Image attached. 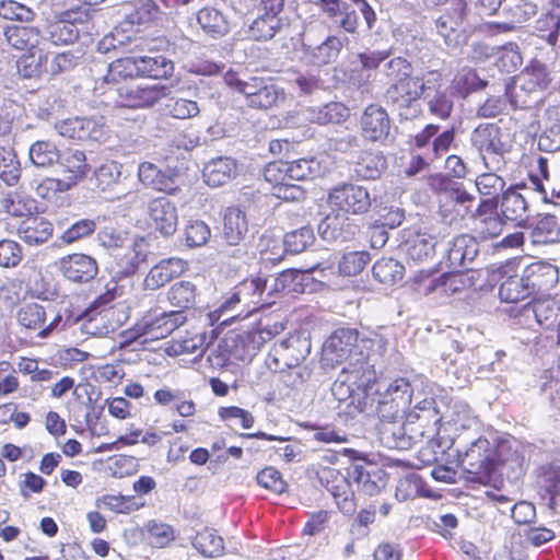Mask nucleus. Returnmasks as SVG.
I'll return each instance as SVG.
<instances>
[{"instance_id":"obj_1","label":"nucleus","mask_w":560,"mask_h":560,"mask_svg":"<svg viewBox=\"0 0 560 560\" xmlns=\"http://www.w3.org/2000/svg\"><path fill=\"white\" fill-rule=\"evenodd\" d=\"M327 202L331 212L318 224V233L328 242H347L359 232L358 225L350 220L349 214L366 213L371 208L372 199L365 187L341 183L329 190Z\"/></svg>"},{"instance_id":"obj_2","label":"nucleus","mask_w":560,"mask_h":560,"mask_svg":"<svg viewBox=\"0 0 560 560\" xmlns=\"http://www.w3.org/2000/svg\"><path fill=\"white\" fill-rule=\"evenodd\" d=\"M374 386L375 371L372 365L343 366L331 386V392L337 400H349V405L360 412H371L375 400L372 397Z\"/></svg>"},{"instance_id":"obj_3","label":"nucleus","mask_w":560,"mask_h":560,"mask_svg":"<svg viewBox=\"0 0 560 560\" xmlns=\"http://www.w3.org/2000/svg\"><path fill=\"white\" fill-rule=\"evenodd\" d=\"M366 354L359 345V334L353 328H340L332 332L323 347V361L326 365L346 363L345 366L369 364Z\"/></svg>"},{"instance_id":"obj_4","label":"nucleus","mask_w":560,"mask_h":560,"mask_svg":"<svg viewBox=\"0 0 560 560\" xmlns=\"http://www.w3.org/2000/svg\"><path fill=\"white\" fill-rule=\"evenodd\" d=\"M470 141L486 168L494 172L502 168L505 144L502 141V130L497 124H480L472 130Z\"/></svg>"},{"instance_id":"obj_5","label":"nucleus","mask_w":560,"mask_h":560,"mask_svg":"<svg viewBox=\"0 0 560 560\" xmlns=\"http://www.w3.org/2000/svg\"><path fill=\"white\" fill-rule=\"evenodd\" d=\"M311 352V340L305 332H296L273 345L268 354V366L282 372L284 369H294Z\"/></svg>"},{"instance_id":"obj_6","label":"nucleus","mask_w":560,"mask_h":560,"mask_svg":"<svg viewBox=\"0 0 560 560\" xmlns=\"http://www.w3.org/2000/svg\"><path fill=\"white\" fill-rule=\"evenodd\" d=\"M467 15V4L463 0L453 1L435 20L438 34L443 38L444 44L450 48H458L467 42L464 30V22Z\"/></svg>"},{"instance_id":"obj_7","label":"nucleus","mask_w":560,"mask_h":560,"mask_svg":"<svg viewBox=\"0 0 560 560\" xmlns=\"http://www.w3.org/2000/svg\"><path fill=\"white\" fill-rule=\"evenodd\" d=\"M459 460L463 469L469 475H475L479 481L488 479L495 468L494 451L485 438L475 440L463 454H459Z\"/></svg>"},{"instance_id":"obj_8","label":"nucleus","mask_w":560,"mask_h":560,"mask_svg":"<svg viewBox=\"0 0 560 560\" xmlns=\"http://www.w3.org/2000/svg\"><path fill=\"white\" fill-rule=\"evenodd\" d=\"M445 237L438 226L418 228L408 233L405 241V252L415 262H424L433 259L436 245Z\"/></svg>"},{"instance_id":"obj_9","label":"nucleus","mask_w":560,"mask_h":560,"mask_svg":"<svg viewBox=\"0 0 560 560\" xmlns=\"http://www.w3.org/2000/svg\"><path fill=\"white\" fill-rule=\"evenodd\" d=\"M550 82L551 78L547 67L539 61H533L517 77L514 90L518 88L520 92L512 95V103L526 106V97L538 96L548 89Z\"/></svg>"},{"instance_id":"obj_10","label":"nucleus","mask_w":560,"mask_h":560,"mask_svg":"<svg viewBox=\"0 0 560 560\" xmlns=\"http://www.w3.org/2000/svg\"><path fill=\"white\" fill-rule=\"evenodd\" d=\"M187 320L180 311L163 312L159 315L148 313L138 324L136 330L143 342L166 338Z\"/></svg>"},{"instance_id":"obj_11","label":"nucleus","mask_w":560,"mask_h":560,"mask_svg":"<svg viewBox=\"0 0 560 560\" xmlns=\"http://www.w3.org/2000/svg\"><path fill=\"white\" fill-rule=\"evenodd\" d=\"M168 92L167 86L160 84H126L117 90L120 105L129 108L151 107L165 97Z\"/></svg>"},{"instance_id":"obj_12","label":"nucleus","mask_w":560,"mask_h":560,"mask_svg":"<svg viewBox=\"0 0 560 560\" xmlns=\"http://www.w3.org/2000/svg\"><path fill=\"white\" fill-rule=\"evenodd\" d=\"M148 254L149 246L144 238L128 240L116 253H110L114 259L112 268L121 277L131 276L147 261Z\"/></svg>"},{"instance_id":"obj_13","label":"nucleus","mask_w":560,"mask_h":560,"mask_svg":"<svg viewBox=\"0 0 560 560\" xmlns=\"http://www.w3.org/2000/svg\"><path fill=\"white\" fill-rule=\"evenodd\" d=\"M498 201L482 199L472 213L474 230L483 241L492 240L501 235L504 222L497 211Z\"/></svg>"},{"instance_id":"obj_14","label":"nucleus","mask_w":560,"mask_h":560,"mask_svg":"<svg viewBox=\"0 0 560 560\" xmlns=\"http://www.w3.org/2000/svg\"><path fill=\"white\" fill-rule=\"evenodd\" d=\"M57 132L72 140L102 141L105 138V126L92 118L73 117L56 124Z\"/></svg>"},{"instance_id":"obj_15","label":"nucleus","mask_w":560,"mask_h":560,"mask_svg":"<svg viewBox=\"0 0 560 560\" xmlns=\"http://www.w3.org/2000/svg\"><path fill=\"white\" fill-rule=\"evenodd\" d=\"M79 323L83 332L91 336H105L115 331L124 320L119 317V311L116 307H106L85 312L79 318Z\"/></svg>"},{"instance_id":"obj_16","label":"nucleus","mask_w":560,"mask_h":560,"mask_svg":"<svg viewBox=\"0 0 560 560\" xmlns=\"http://www.w3.org/2000/svg\"><path fill=\"white\" fill-rule=\"evenodd\" d=\"M148 217L150 225L163 236L173 235L177 230V209L165 197H159L149 202Z\"/></svg>"},{"instance_id":"obj_17","label":"nucleus","mask_w":560,"mask_h":560,"mask_svg":"<svg viewBox=\"0 0 560 560\" xmlns=\"http://www.w3.org/2000/svg\"><path fill=\"white\" fill-rule=\"evenodd\" d=\"M267 289V280L262 278L245 279L235 288V299L241 300L242 311L235 316L246 318L258 307L264 306L268 302L262 299V294Z\"/></svg>"},{"instance_id":"obj_18","label":"nucleus","mask_w":560,"mask_h":560,"mask_svg":"<svg viewBox=\"0 0 560 560\" xmlns=\"http://www.w3.org/2000/svg\"><path fill=\"white\" fill-rule=\"evenodd\" d=\"M139 180L149 188L174 195L179 190L178 176L171 172L161 171L151 162H142L138 167Z\"/></svg>"},{"instance_id":"obj_19","label":"nucleus","mask_w":560,"mask_h":560,"mask_svg":"<svg viewBox=\"0 0 560 560\" xmlns=\"http://www.w3.org/2000/svg\"><path fill=\"white\" fill-rule=\"evenodd\" d=\"M59 269L72 282H88L97 275L94 258L84 254H72L60 259Z\"/></svg>"},{"instance_id":"obj_20","label":"nucleus","mask_w":560,"mask_h":560,"mask_svg":"<svg viewBox=\"0 0 560 560\" xmlns=\"http://www.w3.org/2000/svg\"><path fill=\"white\" fill-rule=\"evenodd\" d=\"M187 269V261L172 257L162 259L154 265L144 278V287L149 290H156L165 285L176 277H179Z\"/></svg>"},{"instance_id":"obj_21","label":"nucleus","mask_w":560,"mask_h":560,"mask_svg":"<svg viewBox=\"0 0 560 560\" xmlns=\"http://www.w3.org/2000/svg\"><path fill=\"white\" fill-rule=\"evenodd\" d=\"M362 131L365 138L378 141L387 137L390 120L387 112L375 104L369 105L361 117Z\"/></svg>"},{"instance_id":"obj_22","label":"nucleus","mask_w":560,"mask_h":560,"mask_svg":"<svg viewBox=\"0 0 560 560\" xmlns=\"http://www.w3.org/2000/svg\"><path fill=\"white\" fill-rule=\"evenodd\" d=\"M420 81L418 77L408 73L397 82L390 83L384 93V98L388 104L398 107H407L413 101L420 98Z\"/></svg>"},{"instance_id":"obj_23","label":"nucleus","mask_w":560,"mask_h":560,"mask_svg":"<svg viewBox=\"0 0 560 560\" xmlns=\"http://www.w3.org/2000/svg\"><path fill=\"white\" fill-rule=\"evenodd\" d=\"M479 248L476 238L469 234H460L453 238L446 250L447 265L451 268L464 267L478 255Z\"/></svg>"},{"instance_id":"obj_24","label":"nucleus","mask_w":560,"mask_h":560,"mask_svg":"<svg viewBox=\"0 0 560 560\" xmlns=\"http://www.w3.org/2000/svg\"><path fill=\"white\" fill-rule=\"evenodd\" d=\"M237 173V163L229 156H219L209 161L202 171L205 183L210 187H220L230 183Z\"/></svg>"},{"instance_id":"obj_25","label":"nucleus","mask_w":560,"mask_h":560,"mask_svg":"<svg viewBox=\"0 0 560 560\" xmlns=\"http://www.w3.org/2000/svg\"><path fill=\"white\" fill-rule=\"evenodd\" d=\"M532 293H544L552 289L559 280L558 269L545 261L533 262L524 269Z\"/></svg>"},{"instance_id":"obj_26","label":"nucleus","mask_w":560,"mask_h":560,"mask_svg":"<svg viewBox=\"0 0 560 560\" xmlns=\"http://www.w3.org/2000/svg\"><path fill=\"white\" fill-rule=\"evenodd\" d=\"M90 19V8H78L63 14V21L55 24L50 31L51 40L55 44H69L78 37V31L74 30V23H85Z\"/></svg>"},{"instance_id":"obj_27","label":"nucleus","mask_w":560,"mask_h":560,"mask_svg":"<svg viewBox=\"0 0 560 560\" xmlns=\"http://www.w3.org/2000/svg\"><path fill=\"white\" fill-rule=\"evenodd\" d=\"M501 212L505 220L522 226L529 217L528 203L516 188H510L502 195Z\"/></svg>"},{"instance_id":"obj_28","label":"nucleus","mask_w":560,"mask_h":560,"mask_svg":"<svg viewBox=\"0 0 560 560\" xmlns=\"http://www.w3.org/2000/svg\"><path fill=\"white\" fill-rule=\"evenodd\" d=\"M59 163L69 180V186L77 185L90 172L85 153L78 149H67L60 153Z\"/></svg>"},{"instance_id":"obj_29","label":"nucleus","mask_w":560,"mask_h":560,"mask_svg":"<svg viewBox=\"0 0 560 560\" xmlns=\"http://www.w3.org/2000/svg\"><path fill=\"white\" fill-rule=\"evenodd\" d=\"M474 285L472 272H448L432 279L427 288V292H440L451 295Z\"/></svg>"},{"instance_id":"obj_30","label":"nucleus","mask_w":560,"mask_h":560,"mask_svg":"<svg viewBox=\"0 0 560 560\" xmlns=\"http://www.w3.org/2000/svg\"><path fill=\"white\" fill-rule=\"evenodd\" d=\"M475 196L460 187L446 188L440 194L441 211L447 217L452 211L464 217L472 207Z\"/></svg>"},{"instance_id":"obj_31","label":"nucleus","mask_w":560,"mask_h":560,"mask_svg":"<svg viewBox=\"0 0 560 560\" xmlns=\"http://www.w3.org/2000/svg\"><path fill=\"white\" fill-rule=\"evenodd\" d=\"M374 393H380L386 399L396 402V407L405 408L411 404L415 387L406 378H396L389 383H376L373 387Z\"/></svg>"},{"instance_id":"obj_32","label":"nucleus","mask_w":560,"mask_h":560,"mask_svg":"<svg viewBox=\"0 0 560 560\" xmlns=\"http://www.w3.org/2000/svg\"><path fill=\"white\" fill-rule=\"evenodd\" d=\"M526 279L524 271L522 275H509L504 271L499 289L500 299L506 303H517L528 298L533 293Z\"/></svg>"},{"instance_id":"obj_33","label":"nucleus","mask_w":560,"mask_h":560,"mask_svg":"<svg viewBox=\"0 0 560 560\" xmlns=\"http://www.w3.org/2000/svg\"><path fill=\"white\" fill-rule=\"evenodd\" d=\"M20 237L30 245L47 242L52 235V224L43 217H28L19 228Z\"/></svg>"},{"instance_id":"obj_34","label":"nucleus","mask_w":560,"mask_h":560,"mask_svg":"<svg viewBox=\"0 0 560 560\" xmlns=\"http://www.w3.org/2000/svg\"><path fill=\"white\" fill-rule=\"evenodd\" d=\"M248 231L245 213L235 207H230L223 215V236L229 245H237Z\"/></svg>"},{"instance_id":"obj_35","label":"nucleus","mask_w":560,"mask_h":560,"mask_svg":"<svg viewBox=\"0 0 560 560\" xmlns=\"http://www.w3.org/2000/svg\"><path fill=\"white\" fill-rule=\"evenodd\" d=\"M197 21L202 31L213 38L222 37L230 31L228 18L215 8L206 7L199 10Z\"/></svg>"},{"instance_id":"obj_36","label":"nucleus","mask_w":560,"mask_h":560,"mask_svg":"<svg viewBox=\"0 0 560 560\" xmlns=\"http://www.w3.org/2000/svg\"><path fill=\"white\" fill-rule=\"evenodd\" d=\"M378 435L381 442L388 448L406 450L412 443L408 439L407 420L404 423L398 421L380 423Z\"/></svg>"},{"instance_id":"obj_37","label":"nucleus","mask_w":560,"mask_h":560,"mask_svg":"<svg viewBox=\"0 0 560 560\" xmlns=\"http://www.w3.org/2000/svg\"><path fill=\"white\" fill-rule=\"evenodd\" d=\"M4 36L13 48L28 51L38 48L42 40L38 30L30 26H9L4 31Z\"/></svg>"},{"instance_id":"obj_38","label":"nucleus","mask_w":560,"mask_h":560,"mask_svg":"<svg viewBox=\"0 0 560 560\" xmlns=\"http://www.w3.org/2000/svg\"><path fill=\"white\" fill-rule=\"evenodd\" d=\"M386 168L385 158L377 152H363L355 162L353 172L357 177L373 180L381 176Z\"/></svg>"},{"instance_id":"obj_39","label":"nucleus","mask_w":560,"mask_h":560,"mask_svg":"<svg viewBox=\"0 0 560 560\" xmlns=\"http://www.w3.org/2000/svg\"><path fill=\"white\" fill-rule=\"evenodd\" d=\"M287 163L289 180H307L320 177L325 174L326 167L315 159H299Z\"/></svg>"},{"instance_id":"obj_40","label":"nucleus","mask_w":560,"mask_h":560,"mask_svg":"<svg viewBox=\"0 0 560 560\" xmlns=\"http://www.w3.org/2000/svg\"><path fill=\"white\" fill-rule=\"evenodd\" d=\"M28 158L34 166L48 168L59 162L60 151L54 142L38 140L30 147Z\"/></svg>"},{"instance_id":"obj_41","label":"nucleus","mask_w":560,"mask_h":560,"mask_svg":"<svg viewBox=\"0 0 560 560\" xmlns=\"http://www.w3.org/2000/svg\"><path fill=\"white\" fill-rule=\"evenodd\" d=\"M197 289L190 281H178L174 283L167 292V300L171 305L185 314L186 310L196 304Z\"/></svg>"},{"instance_id":"obj_42","label":"nucleus","mask_w":560,"mask_h":560,"mask_svg":"<svg viewBox=\"0 0 560 560\" xmlns=\"http://www.w3.org/2000/svg\"><path fill=\"white\" fill-rule=\"evenodd\" d=\"M140 75L167 79L173 74L174 63L162 55L139 57Z\"/></svg>"},{"instance_id":"obj_43","label":"nucleus","mask_w":560,"mask_h":560,"mask_svg":"<svg viewBox=\"0 0 560 560\" xmlns=\"http://www.w3.org/2000/svg\"><path fill=\"white\" fill-rule=\"evenodd\" d=\"M191 545L200 555L209 558L220 557L224 550L222 537L210 528H203L197 533Z\"/></svg>"},{"instance_id":"obj_44","label":"nucleus","mask_w":560,"mask_h":560,"mask_svg":"<svg viewBox=\"0 0 560 560\" xmlns=\"http://www.w3.org/2000/svg\"><path fill=\"white\" fill-rule=\"evenodd\" d=\"M404 266L393 258H381L372 268L373 277L381 283L394 285L404 277Z\"/></svg>"},{"instance_id":"obj_45","label":"nucleus","mask_w":560,"mask_h":560,"mask_svg":"<svg viewBox=\"0 0 560 560\" xmlns=\"http://www.w3.org/2000/svg\"><path fill=\"white\" fill-rule=\"evenodd\" d=\"M46 62L47 56L43 49L35 48L18 60V71L24 78H37L44 72Z\"/></svg>"},{"instance_id":"obj_46","label":"nucleus","mask_w":560,"mask_h":560,"mask_svg":"<svg viewBox=\"0 0 560 560\" xmlns=\"http://www.w3.org/2000/svg\"><path fill=\"white\" fill-rule=\"evenodd\" d=\"M224 81L230 88L243 94L249 106L253 97L256 96L259 88L262 85L265 78L250 77L243 79L236 72L228 71L224 74Z\"/></svg>"},{"instance_id":"obj_47","label":"nucleus","mask_w":560,"mask_h":560,"mask_svg":"<svg viewBox=\"0 0 560 560\" xmlns=\"http://www.w3.org/2000/svg\"><path fill=\"white\" fill-rule=\"evenodd\" d=\"M407 420V430H408V439L412 441V443H418L422 441H432L439 434V425L440 422H434V430L429 433L430 421L425 420V424L419 422L422 420L419 412L410 411L406 415Z\"/></svg>"},{"instance_id":"obj_48","label":"nucleus","mask_w":560,"mask_h":560,"mask_svg":"<svg viewBox=\"0 0 560 560\" xmlns=\"http://www.w3.org/2000/svg\"><path fill=\"white\" fill-rule=\"evenodd\" d=\"M140 75L139 57H125L114 60L108 66V72L105 77L107 82H118Z\"/></svg>"},{"instance_id":"obj_49","label":"nucleus","mask_w":560,"mask_h":560,"mask_svg":"<svg viewBox=\"0 0 560 560\" xmlns=\"http://www.w3.org/2000/svg\"><path fill=\"white\" fill-rule=\"evenodd\" d=\"M533 237L536 243L560 242V220L552 214L541 217L533 230Z\"/></svg>"},{"instance_id":"obj_50","label":"nucleus","mask_w":560,"mask_h":560,"mask_svg":"<svg viewBox=\"0 0 560 560\" xmlns=\"http://www.w3.org/2000/svg\"><path fill=\"white\" fill-rule=\"evenodd\" d=\"M281 19L279 16H258L252 22L248 28V35L255 40L271 39L281 28Z\"/></svg>"},{"instance_id":"obj_51","label":"nucleus","mask_w":560,"mask_h":560,"mask_svg":"<svg viewBox=\"0 0 560 560\" xmlns=\"http://www.w3.org/2000/svg\"><path fill=\"white\" fill-rule=\"evenodd\" d=\"M372 397L375 398L373 402V410L366 413H376L381 420V423L397 421L398 419H401L406 413L405 408H400L398 406L396 407L395 401L386 399L385 396L380 393H373Z\"/></svg>"},{"instance_id":"obj_52","label":"nucleus","mask_w":560,"mask_h":560,"mask_svg":"<svg viewBox=\"0 0 560 560\" xmlns=\"http://www.w3.org/2000/svg\"><path fill=\"white\" fill-rule=\"evenodd\" d=\"M497 67L506 73H512L522 65V56L518 46L515 43H508L499 46L495 52Z\"/></svg>"},{"instance_id":"obj_53","label":"nucleus","mask_w":560,"mask_h":560,"mask_svg":"<svg viewBox=\"0 0 560 560\" xmlns=\"http://www.w3.org/2000/svg\"><path fill=\"white\" fill-rule=\"evenodd\" d=\"M21 175L20 162L12 149H0V178L9 186L18 183Z\"/></svg>"},{"instance_id":"obj_54","label":"nucleus","mask_w":560,"mask_h":560,"mask_svg":"<svg viewBox=\"0 0 560 560\" xmlns=\"http://www.w3.org/2000/svg\"><path fill=\"white\" fill-rule=\"evenodd\" d=\"M314 240L313 230L308 226H303L285 234L283 238L284 250L291 254H300L305 250Z\"/></svg>"},{"instance_id":"obj_55","label":"nucleus","mask_w":560,"mask_h":560,"mask_svg":"<svg viewBox=\"0 0 560 560\" xmlns=\"http://www.w3.org/2000/svg\"><path fill=\"white\" fill-rule=\"evenodd\" d=\"M476 187L481 196L498 201V196L505 187V180L494 172L480 174L476 178Z\"/></svg>"},{"instance_id":"obj_56","label":"nucleus","mask_w":560,"mask_h":560,"mask_svg":"<svg viewBox=\"0 0 560 560\" xmlns=\"http://www.w3.org/2000/svg\"><path fill=\"white\" fill-rule=\"evenodd\" d=\"M122 165L116 161L102 164L94 173L96 185L101 190H107L120 182Z\"/></svg>"},{"instance_id":"obj_57","label":"nucleus","mask_w":560,"mask_h":560,"mask_svg":"<svg viewBox=\"0 0 560 560\" xmlns=\"http://www.w3.org/2000/svg\"><path fill=\"white\" fill-rule=\"evenodd\" d=\"M454 89L462 95L483 89L487 82L481 80L474 69L464 67L462 68L453 79Z\"/></svg>"},{"instance_id":"obj_58","label":"nucleus","mask_w":560,"mask_h":560,"mask_svg":"<svg viewBox=\"0 0 560 560\" xmlns=\"http://www.w3.org/2000/svg\"><path fill=\"white\" fill-rule=\"evenodd\" d=\"M258 250L260 259L270 264L281 261L285 253L283 241L268 234H264L259 238Z\"/></svg>"},{"instance_id":"obj_59","label":"nucleus","mask_w":560,"mask_h":560,"mask_svg":"<svg viewBox=\"0 0 560 560\" xmlns=\"http://www.w3.org/2000/svg\"><path fill=\"white\" fill-rule=\"evenodd\" d=\"M342 47V42L336 36H328L322 44L312 49L313 61L317 65H326L334 61Z\"/></svg>"},{"instance_id":"obj_60","label":"nucleus","mask_w":560,"mask_h":560,"mask_svg":"<svg viewBox=\"0 0 560 560\" xmlns=\"http://www.w3.org/2000/svg\"><path fill=\"white\" fill-rule=\"evenodd\" d=\"M305 272L295 269H288L273 279L271 290L275 292H300Z\"/></svg>"},{"instance_id":"obj_61","label":"nucleus","mask_w":560,"mask_h":560,"mask_svg":"<svg viewBox=\"0 0 560 560\" xmlns=\"http://www.w3.org/2000/svg\"><path fill=\"white\" fill-rule=\"evenodd\" d=\"M46 318L44 307L38 303L24 304L18 312L19 323L27 329H39Z\"/></svg>"},{"instance_id":"obj_62","label":"nucleus","mask_w":560,"mask_h":560,"mask_svg":"<svg viewBox=\"0 0 560 560\" xmlns=\"http://www.w3.org/2000/svg\"><path fill=\"white\" fill-rule=\"evenodd\" d=\"M165 108L176 119H189L196 117L200 112L197 102L184 97L168 98Z\"/></svg>"},{"instance_id":"obj_63","label":"nucleus","mask_w":560,"mask_h":560,"mask_svg":"<svg viewBox=\"0 0 560 560\" xmlns=\"http://www.w3.org/2000/svg\"><path fill=\"white\" fill-rule=\"evenodd\" d=\"M536 30L542 34L547 43L555 46L560 33V12L548 11L536 21Z\"/></svg>"},{"instance_id":"obj_64","label":"nucleus","mask_w":560,"mask_h":560,"mask_svg":"<svg viewBox=\"0 0 560 560\" xmlns=\"http://www.w3.org/2000/svg\"><path fill=\"white\" fill-rule=\"evenodd\" d=\"M5 212L13 217H32L35 209V201L32 198L19 194L9 195L2 200Z\"/></svg>"}]
</instances>
